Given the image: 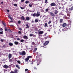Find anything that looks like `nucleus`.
I'll return each mask as SVG.
<instances>
[{
    "instance_id": "f257e3e1",
    "label": "nucleus",
    "mask_w": 73,
    "mask_h": 73,
    "mask_svg": "<svg viewBox=\"0 0 73 73\" xmlns=\"http://www.w3.org/2000/svg\"><path fill=\"white\" fill-rule=\"evenodd\" d=\"M40 12L39 11H37V13H34L32 15V16L34 17H38L40 15Z\"/></svg>"
},
{
    "instance_id": "f03ea898",
    "label": "nucleus",
    "mask_w": 73,
    "mask_h": 73,
    "mask_svg": "<svg viewBox=\"0 0 73 73\" xmlns=\"http://www.w3.org/2000/svg\"><path fill=\"white\" fill-rule=\"evenodd\" d=\"M41 60L40 58H38L37 59V62L36 63L37 64V65H39L40 63V62L41 61Z\"/></svg>"
},
{
    "instance_id": "7ed1b4c3",
    "label": "nucleus",
    "mask_w": 73,
    "mask_h": 73,
    "mask_svg": "<svg viewBox=\"0 0 73 73\" xmlns=\"http://www.w3.org/2000/svg\"><path fill=\"white\" fill-rule=\"evenodd\" d=\"M19 54L21 55H25L26 54V52L24 51H23L22 52H20L19 53Z\"/></svg>"
},
{
    "instance_id": "20e7f679",
    "label": "nucleus",
    "mask_w": 73,
    "mask_h": 73,
    "mask_svg": "<svg viewBox=\"0 0 73 73\" xmlns=\"http://www.w3.org/2000/svg\"><path fill=\"white\" fill-rule=\"evenodd\" d=\"M38 34L39 35H41L42 34L44 33L43 31H40V30H38Z\"/></svg>"
},
{
    "instance_id": "39448f33",
    "label": "nucleus",
    "mask_w": 73,
    "mask_h": 73,
    "mask_svg": "<svg viewBox=\"0 0 73 73\" xmlns=\"http://www.w3.org/2000/svg\"><path fill=\"white\" fill-rule=\"evenodd\" d=\"M68 27H66L64 28L63 30V32L65 31H67L68 29Z\"/></svg>"
},
{
    "instance_id": "423d86ee",
    "label": "nucleus",
    "mask_w": 73,
    "mask_h": 73,
    "mask_svg": "<svg viewBox=\"0 0 73 73\" xmlns=\"http://www.w3.org/2000/svg\"><path fill=\"white\" fill-rule=\"evenodd\" d=\"M21 19L22 20L26 21V19H25V17L24 16H22V17H21Z\"/></svg>"
},
{
    "instance_id": "0eeeda50",
    "label": "nucleus",
    "mask_w": 73,
    "mask_h": 73,
    "mask_svg": "<svg viewBox=\"0 0 73 73\" xmlns=\"http://www.w3.org/2000/svg\"><path fill=\"white\" fill-rule=\"evenodd\" d=\"M50 14L51 16H52V17H54L55 16V14H54V13L52 12H50Z\"/></svg>"
},
{
    "instance_id": "6e6552de",
    "label": "nucleus",
    "mask_w": 73,
    "mask_h": 73,
    "mask_svg": "<svg viewBox=\"0 0 73 73\" xmlns=\"http://www.w3.org/2000/svg\"><path fill=\"white\" fill-rule=\"evenodd\" d=\"M67 27H68V29H69L71 27V22L69 23L68 25L67 26Z\"/></svg>"
},
{
    "instance_id": "1a4fd4ad",
    "label": "nucleus",
    "mask_w": 73,
    "mask_h": 73,
    "mask_svg": "<svg viewBox=\"0 0 73 73\" xmlns=\"http://www.w3.org/2000/svg\"><path fill=\"white\" fill-rule=\"evenodd\" d=\"M49 43V41H46L44 44V45L45 46L47 45Z\"/></svg>"
},
{
    "instance_id": "9d476101",
    "label": "nucleus",
    "mask_w": 73,
    "mask_h": 73,
    "mask_svg": "<svg viewBox=\"0 0 73 73\" xmlns=\"http://www.w3.org/2000/svg\"><path fill=\"white\" fill-rule=\"evenodd\" d=\"M50 5L51 6H56V4H55V3H52Z\"/></svg>"
},
{
    "instance_id": "9b49d317",
    "label": "nucleus",
    "mask_w": 73,
    "mask_h": 73,
    "mask_svg": "<svg viewBox=\"0 0 73 73\" xmlns=\"http://www.w3.org/2000/svg\"><path fill=\"white\" fill-rule=\"evenodd\" d=\"M3 67L7 69L9 67L6 65H5L3 66Z\"/></svg>"
},
{
    "instance_id": "f8f14e48",
    "label": "nucleus",
    "mask_w": 73,
    "mask_h": 73,
    "mask_svg": "<svg viewBox=\"0 0 73 73\" xmlns=\"http://www.w3.org/2000/svg\"><path fill=\"white\" fill-rule=\"evenodd\" d=\"M26 20L27 21H29V20H30V18L29 17H26Z\"/></svg>"
},
{
    "instance_id": "ddd939ff",
    "label": "nucleus",
    "mask_w": 73,
    "mask_h": 73,
    "mask_svg": "<svg viewBox=\"0 0 73 73\" xmlns=\"http://www.w3.org/2000/svg\"><path fill=\"white\" fill-rule=\"evenodd\" d=\"M23 37L25 39H28V36H26V35H24V36H23Z\"/></svg>"
},
{
    "instance_id": "4468645a",
    "label": "nucleus",
    "mask_w": 73,
    "mask_h": 73,
    "mask_svg": "<svg viewBox=\"0 0 73 73\" xmlns=\"http://www.w3.org/2000/svg\"><path fill=\"white\" fill-rule=\"evenodd\" d=\"M71 10L69 9L67 11V13L68 14H70L71 13Z\"/></svg>"
},
{
    "instance_id": "2eb2a0df",
    "label": "nucleus",
    "mask_w": 73,
    "mask_h": 73,
    "mask_svg": "<svg viewBox=\"0 0 73 73\" xmlns=\"http://www.w3.org/2000/svg\"><path fill=\"white\" fill-rule=\"evenodd\" d=\"M58 11L57 10H55V12H54V13L55 14V15H56L58 13Z\"/></svg>"
},
{
    "instance_id": "dca6fc26",
    "label": "nucleus",
    "mask_w": 73,
    "mask_h": 73,
    "mask_svg": "<svg viewBox=\"0 0 73 73\" xmlns=\"http://www.w3.org/2000/svg\"><path fill=\"white\" fill-rule=\"evenodd\" d=\"M66 26H67V25H66V23H65L63 24L62 27H66Z\"/></svg>"
},
{
    "instance_id": "f3484780",
    "label": "nucleus",
    "mask_w": 73,
    "mask_h": 73,
    "mask_svg": "<svg viewBox=\"0 0 73 73\" xmlns=\"http://www.w3.org/2000/svg\"><path fill=\"white\" fill-rule=\"evenodd\" d=\"M12 58V54H9V58L10 59Z\"/></svg>"
},
{
    "instance_id": "a211bd4d",
    "label": "nucleus",
    "mask_w": 73,
    "mask_h": 73,
    "mask_svg": "<svg viewBox=\"0 0 73 73\" xmlns=\"http://www.w3.org/2000/svg\"><path fill=\"white\" fill-rule=\"evenodd\" d=\"M29 25L28 24H26V26H27V27H26V29H28L29 28V26H28Z\"/></svg>"
},
{
    "instance_id": "6ab92c4d",
    "label": "nucleus",
    "mask_w": 73,
    "mask_h": 73,
    "mask_svg": "<svg viewBox=\"0 0 73 73\" xmlns=\"http://www.w3.org/2000/svg\"><path fill=\"white\" fill-rule=\"evenodd\" d=\"M48 25L47 23H45V24L44 25V27H48V25Z\"/></svg>"
},
{
    "instance_id": "aec40b11",
    "label": "nucleus",
    "mask_w": 73,
    "mask_h": 73,
    "mask_svg": "<svg viewBox=\"0 0 73 73\" xmlns=\"http://www.w3.org/2000/svg\"><path fill=\"white\" fill-rule=\"evenodd\" d=\"M14 44H15V45H18V44H19V42H16V41H15V42H14Z\"/></svg>"
},
{
    "instance_id": "412c9836",
    "label": "nucleus",
    "mask_w": 73,
    "mask_h": 73,
    "mask_svg": "<svg viewBox=\"0 0 73 73\" xmlns=\"http://www.w3.org/2000/svg\"><path fill=\"white\" fill-rule=\"evenodd\" d=\"M3 25H4V27H6V26L7 24L6 23H3Z\"/></svg>"
},
{
    "instance_id": "4be33fe9",
    "label": "nucleus",
    "mask_w": 73,
    "mask_h": 73,
    "mask_svg": "<svg viewBox=\"0 0 73 73\" xmlns=\"http://www.w3.org/2000/svg\"><path fill=\"white\" fill-rule=\"evenodd\" d=\"M18 70H17V69H15V70H14V73H17V71Z\"/></svg>"
},
{
    "instance_id": "5701e85b",
    "label": "nucleus",
    "mask_w": 73,
    "mask_h": 73,
    "mask_svg": "<svg viewBox=\"0 0 73 73\" xmlns=\"http://www.w3.org/2000/svg\"><path fill=\"white\" fill-rule=\"evenodd\" d=\"M9 44L10 46H12L13 45V43H9Z\"/></svg>"
},
{
    "instance_id": "b1692460",
    "label": "nucleus",
    "mask_w": 73,
    "mask_h": 73,
    "mask_svg": "<svg viewBox=\"0 0 73 73\" xmlns=\"http://www.w3.org/2000/svg\"><path fill=\"white\" fill-rule=\"evenodd\" d=\"M29 60V58H28V57L27 58L25 59V60L26 61H28Z\"/></svg>"
},
{
    "instance_id": "393cba45",
    "label": "nucleus",
    "mask_w": 73,
    "mask_h": 73,
    "mask_svg": "<svg viewBox=\"0 0 73 73\" xmlns=\"http://www.w3.org/2000/svg\"><path fill=\"white\" fill-rule=\"evenodd\" d=\"M35 22L37 23L38 22V19H36L35 20Z\"/></svg>"
},
{
    "instance_id": "a878e982",
    "label": "nucleus",
    "mask_w": 73,
    "mask_h": 73,
    "mask_svg": "<svg viewBox=\"0 0 73 73\" xmlns=\"http://www.w3.org/2000/svg\"><path fill=\"white\" fill-rule=\"evenodd\" d=\"M63 21V19H60V23H62Z\"/></svg>"
},
{
    "instance_id": "bb28decb",
    "label": "nucleus",
    "mask_w": 73,
    "mask_h": 73,
    "mask_svg": "<svg viewBox=\"0 0 73 73\" xmlns=\"http://www.w3.org/2000/svg\"><path fill=\"white\" fill-rule=\"evenodd\" d=\"M28 57V58H29H29H31L32 57V56H27Z\"/></svg>"
},
{
    "instance_id": "cd10ccee",
    "label": "nucleus",
    "mask_w": 73,
    "mask_h": 73,
    "mask_svg": "<svg viewBox=\"0 0 73 73\" xmlns=\"http://www.w3.org/2000/svg\"><path fill=\"white\" fill-rule=\"evenodd\" d=\"M60 15H63V13L62 12H61L59 13Z\"/></svg>"
},
{
    "instance_id": "c85d7f7f",
    "label": "nucleus",
    "mask_w": 73,
    "mask_h": 73,
    "mask_svg": "<svg viewBox=\"0 0 73 73\" xmlns=\"http://www.w3.org/2000/svg\"><path fill=\"white\" fill-rule=\"evenodd\" d=\"M8 17L11 20H12V18L11 16H8Z\"/></svg>"
},
{
    "instance_id": "c756f323",
    "label": "nucleus",
    "mask_w": 73,
    "mask_h": 73,
    "mask_svg": "<svg viewBox=\"0 0 73 73\" xmlns=\"http://www.w3.org/2000/svg\"><path fill=\"white\" fill-rule=\"evenodd\" d=\"M69 10H70L72 11V10H73V6H72L70 8H69Z\"/></svg>"
},
{
    "instance_id": "7c9ffc66",
    "label": "nucleus",
    "mask_w": 73,
    "mask_h": 73,
    "mask_svg": "<svg viewBox=\"0 0 73 73\" xmlns=\"http://www.w3.org/2000/svg\"><path fill=\"white\" fill-rule=\"evenodd\" d=\"M72 4L70 3L69 4V7H72Z\"/></svg>"
},
{
    "instance_id": "2f4dec72",
    "label": "nucleus",
    "mask_w": 73,
    "mask_h": 73,
    "mask_svg": "<svg viewBox=\"0 0 73 73\" xmlns=\"http://www.w3.org/2000/svg\"><path fill=\"white\" fill-rule=\"evenodd\" d=\"M16 67L18 69H20V68L19 67V65L17 64L16 65Z\"/></svg>"
},
{
    "instance_id": "473e14b6",
    "label": "nucleus",
    "mask_w": 73,
    "mask_h": 73,
    "mask_svg": "<svg viewBox=\"0 0 73 73\" xmlns=\"http://www.w3.org/2000/svg\"><path fill=\"white\" fill-rule=\"evenodd\" d=\"M18 23L19 24H20L21 23V21H20V20L19 21H18Z\"/></svg>"
},
{
    "instance_id": "72a5a7b5",
    "label": "nucleus",
    "mask_w": 73,
    "mask_h": 73,
    "mask_svg": "<svg viewBox=\"0 0 73 73\" xmlns=\"http://www.w3.org/2000/svg\"><path fill=\"white\" fill-rule=\"evenodd\" d=\"M48 10H49L48 9H46L45 11L46 12H47L48 11Z\"/></svg>"
},
{
    "instance_id": "f704fd0d",
    "label": "nucleus",
    "mask_w": 73,
    "mask_h": 73,
    "mask_svg": "<svg viewBox=\"0 0 73 73\" xmlns=\"http://www.w3.org/2000/svg\"><path fill=\"white\" fill-rule=\"evenodd\" d=\"M14 6L15 7H17V4H14Z\"/></svg>"
},
{
    "instance_id": "c9c22d12",
    "label": "nucleus",
    "mask_w": 73,
    "mask_h": 73,
    "mask_svg": "<svg viewBox=\"0 0 73 73\" xmlns=\"http://www.w3.org/2000/svg\"><path fill=\"white\" fill-rule=\"evenodd\" d=\"M8 31L9 32H12V31L11 29H8Z\"/></svg>"
},
{
    "instance_id": "e433bc0d",
    "label": "nucleus",
    "mask_w": 73,
    "mask_h": 73,
    "mask_svg": "<svg viewBox=\"0 0 73 73\" xmlns=\"http://www.w3.org/2000/svg\"><path fill=\"white\" fill-rule=\"evenodd\" d=\"M20 41L21 42H24V39H21Z\"/></svg>"
},
{
    "instance_id": "4c0bfd02",
    "label": "nucleus",
    "mask_w": 73,
    "mask_h": 73,
    "mask_svg": "<svg viewBox=\"0 0 73 73\" xmlns=\"http://www.w3.org/2000/svg\"><path fill=\"white\" fill-rule=\"evenodd\" d=\"M3 31H0V34H3Z\"/></svg>"
},
{
    "instance_id": "58836bf2",
    "label": "nucleus",
    "mask_w": 73,
    "mask_h": 73,
    "mask_svg": "<svg viewBox=\"0 0 73 73\" xmlns=\"http://www.w3.org/2000/svg\"><path fill=\"white\" fill-rule=\"evenodd\" d=\"M17 62L19 63V64H21V62H20V61L18 60L17 61Z\"/></svg>"
},
{
    "instance_id": "ea45409f",
    "label": "nucleus",
    "mask_w": 73,
    "mask_h": 73,
    "mask_svg": "<svg viewBox=\"0 0 73 73\" xmlns=\"http://www.w3.org/2000/svg\"><path fill=\"white\" fill-rule=\"evenodd\" d=\"M5 31H7L8 29L6 27H5Z\"/></svg>"
},
{
    "instance_id": "a19ab883",
    "label": "nucleus",
    "mask_w": 73,
    "mask_h": 73,
    "mask_svg": "<svg viewBox=\"0 0 73 73\" xmlns=\"http://www.w3.org/2000/svg\"><path fill=\"white\" fill-rule=\"evenodd\" d=\"M29 3V1H26L25 2V3L26 4H28V3Z\"/></svg>"
},
{
    "instance_id": "79ce46f5",
    "label": "nucleus",
    "mask_w": 73,
    "mask_h": 73,
    "mask_svg": "<svg viewBox=\"0 0 73 73\" xmlns=\"http://www.w3.org/2000/svg\"><path fill=\"white\" fill-rule=\"evenodd\" d=\"M3 31V29L2 28H0V31Z\"/></svg>"
},
{
    "instance_id": "37998d69",
    "label": "nucleus",
    "mask_w": 73,
    "mask_h": 73,
    "mask_svg": "<svg viewBox=\"0 0 73 73\" xmlns=\"http://www.w3.org/2000/svg\"><path fill=\"white\" fill-rule=\"evenodd\" d=\"M25 1V0H21V2L22 3H24Z\"/></svg>"
},
{
    "instance_id": "c03bdc74",
    "label": "nucleus",
    "mask_w": 73,
    "mask_h": 73,
    "mask_svg": "<svg viewBox=\"0 0 73 73\" xmlns=\"http://www.w3.org/2000/svg\"><path fill=\"white\" fill-rule=\"evenodd\" d=\"M32 44L33 45H34L35 44V43H34V42H32Z\"/></svg>"
},
{
    "instance_id": "a18cd8bd",
    "label": "nucleus",
    "mask_w": 73,
    "mask_h": 73,
    "mask_svg": "<svg viewBox=\"0 0 73 73\" xmlns=\"http://www.w3.org/2000/svg\"><path fill=\"white\" fill-rule=\"evenodd\" d=\"M52 25H49V26L50 27H51V28L50 29H52Z\"/></svg>"
},
{
    "instance_id": "49530a36",
    "label": "nucleus",
    "mask_w": 73,
    "mask_h": 73,
    "mask_svg": "<svg viewBox=\"0 0 73 73\" xmlns=\"http://www.w3.org/2000/svg\"><path fill=\"white\" fill-rule=\"evenodd\" d=\"M32 6V5H31V4H29V7H31Z\"/></svg>"
},
{
    "instance_id": "de8ad7c7",
    "label": "nucleus",
    "mask_w": 73,
    "mask_h": 73,
    "mask_svg": "<svg viewBox=\"0 0 73 73\" xmlns=\"http://www.w3.org/2000/svg\"><path fill=\"white\" fill-rule=\"evenodd\" d=\"M48 0H45V3H48Z\"/></svg>"
},
{
    "instance_id": "09e8293b",
    "label": "nucleus",
    "mask_w": 73,
    "mask_h": 73,
    "mask_svg": "<svg viewBox=\"0 0 73 73\" xmlns=\"http://www.w3.org/2000/svg\"><path fill=\"white\" fill-rule=\"evenodd\" d=\"M51 23V21H50L48 22V24H50Z\"/></svg>"
},
{
    "instance_id": "8fccbe9b",
    "label": "nucleus",
    "mask_w": 73,
    "mask_h": 73,
    "mask_svg": "<svg viewBox=\"0 0 73 73\" xmlns=\"http://www.w3.org/2000/svg\"><path fill=\"white\" fill-rule=\"evenodd\" d=\"M4 41V39H1V41L2 42H3Z\"/></svg>"
},
{
    "instance_id": "3c124183",
    "label": "nucleus",
    "mask_w": 73,
    "mask_h": 73,
    "mask_svg": "<svg viewBox=\"0 0 73 73\" xmlns=\"http://www.w3.org/2000/svg\"><path fill=\"white\" fill-rule=\"evenodd\" d=\"M18 33L19 34H21V31H18Z\"/></svg>"
},
{
    "instance_id": "603ef678",
    "label": "nucleus",
    "mask_w": 73,
    "mask_h": 73,
    "mask_svg": "<svg viewBox=\"0 0 73 73\" xmlns=\"http://www.w3.org/2000/svg\"><path fill=\"white\" fill-rule=\"evenodd\" d=\"M17 39L19 41L20 40V38H17Z\"/></svg>"
},
{
    "instance_id": "864d4df0",
    "label": "nucleus",
    "mask_w": 73,
    "mask_h": 73,
    "mask_svg": "<svg viewBox=\"0 0 73 73\" xmlns=\"http://www.w3.org/2000/svg\"><path fill=\"white\" fill-rule=\"evenodd\" d=\"M10 73H15V72L13 71H11L10 72Z\"/></svg>"
},
{
    "instance_id": "5fc2aeb1",
    "label": "nucleus",
    "mask_w": 73,
    "mask_h": 73,
    "mask_svg": "<svg viewBox=\"0 0 73 73\" xmlns=\"http://www.w3.org/2000/svg\"><path fill=\"white\" fill-rule=\"evenodd\" d=\"M34 70H36V69H37V68H36V67H35L34 68Z\"/></svg>"
},
{
    "instance_id": "6e6d98bb",
    "label": "nucleus",
    "mask_w": 73,
    "mask_h": 73,
    "mask_svg": "<svg viewBox=\"0 0 73 73\" xmlns=\"http://www.w3.org/2000/svg\"><path fill=\"white\" fill-rule=\"evenodd\" d=\"M33 36V34H30V36L31 37Z\"/></svg>"
},
{
    "instance_id": "4d7b16f0",
    "label": "nucleus",
    "mask_w": 73,
    "mask_h": 73,
    "mask_svg": "<svg viewBox=\"0 0 73 73\" xmlns=\"http://www.w3.org/2000/svg\"><path fill=\"white\" fill-rule=\"evenodd\" d=\"M21 9H24V8H23V7H21Z\"/></svg>"
},
{
    "instance_id": "13d9d810",
    "label": "nucleus",
    "mask_w": 73,
    "mask_h": 73,
    "mask_svg": "<svg viewBox=\"0 0 73 73\" xmlns=\"http://www.w3.org/2000/svg\"><path fill=\"white\" fill-rule=\"evenodd\" d=\"M7 12H9V11H10V10H9V9H7Z\"/></svg>"
},
{
    "instance_id": "bf43d9fd",
    "label": "nucleus",
    "mask_w": 73,
    "mask_h": 73,
    "mask_svg": "<svg viewBox=\"0 0 73 73\" xmlns=\"http://www.w3.org/2000/svg\"><path fill=\"white\" fill-rule=\"evenodd\" d=\"M28 70L27 69H25V71H28Z\"/></svg>"
},
{
    "instance_id": "052dcab7",
    "label": "nucleus",
    "mask_w": 73,
    "mask_h": 73,
    "mask_svg": "<svg viewBox=\"0 0 73 73\" xmlns=\"http://www.w3.org/2000/svg\"><path fill=\"white\" fill-rule=\"evenodd\" d=\"M34 50H35L36 51V50H37V48H35Z\"/></svg>"
},
{
    "instance_id": "680f3d73",
    "label": "nucleus",
    "mask_w": 73,
    "mask_h": 73,
    "mask_svg": "<svg viewBox=\"0 0 73 73\" xmlns=\"http://www.w3.org/2000/svg\"><path fill=\"white\" fill-rule=\"evenodd\" d=\"M19 30H20V31L22 30V29L20 28L19 29Z\"/></svg>"
},
{
    "instance_id": "e2e57ef3",
    "label": "nucleus",
    "mask_w": 73,
    "mask_h": 73,
    "mask_svg": "<svg viewBox=\"0 0 73 73\" xmlns=\"http://www.w3.org/2000/svg\"><path fill=\"white\" fill-rule=\"evenodd\" d=\"M36 51V50H34V51H33V52H35Z\"/></svg>"
},
{
    "instance_id": "0e129e2a",
    "label": "nucleus",
    "mask_w": 73,
    "mask_h": 73,
    "mask_svg": "<svg viewBox=\"0 0 73 73\" xmlns=\"http://www.w3.org/2000/svg\"><path fill=\"white\" fill-rule=\"evenodd\" d=\"M1 4H3V1H2L1 2Z\"/></svg>"
},
{
    "instance_id": "69168bd1",
    "label": "nucleus",
    "mask_w": 73,
    "mask_h": 73,
    "mask_svg": "<svg viewBox=\"0 0 73 73\" xmlns=\"http://www.w3.org/2000/svg\"><path fill=\"white\" fill-rule=\"evenodd\" d=\"M34 22V21H32V23H33Z\"/></svg>"
},
{
    "instance_id": "338daca9",
    "label": "nucleus",
    "mask_w": 73,
    "mask_h": 73,
    "mask_svg": "<svg viewBox=\"0 0 73 73\" xmlns=\"http://www.w3.org/2000/svg\"><path fill=\"white\" fill-rule=\"evenodd\" d=\"M59 9H61V7H59Z\"/></svg>"
},
{
    "instance_id": "774afa93",
    "label": "nucleus",
    "mask_w": 73,
    "mask_h": 73,
    "mask_svg": "<svg viewBox=\"0 0 73 73\" xmlns=\"http://www.w3.org/2000/svg\"><path fill=\"white\" fill-rule=\"evenodd\" d=\"M10 22H13V21H10Z\"/></svg>"
}]
</instances>
